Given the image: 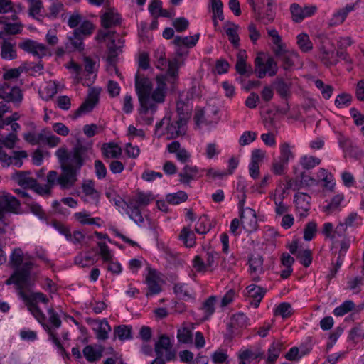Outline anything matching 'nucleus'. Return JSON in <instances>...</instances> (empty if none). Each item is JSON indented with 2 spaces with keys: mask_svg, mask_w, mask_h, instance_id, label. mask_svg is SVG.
<instances>
[{
  "mask_svg": "<svg viewBox=\"0 0 364 364\" xmlns=\"http://www.w3.org/2000/svg\"><path fill=\"white\" fill-rule=\"evenodd\" d=\"M89 146L82 144L77 141V144L70 151L66 147H60L55 151V156L60 165L62 173L58 175L55 171H50L47 175V184L52 188L59 185L63 190L70 189L74 186L77 180V174L85 164Z\"/></svg>",
  "mask_w": 364,
  "mask_h": 364,
  "instance_id": "f257e3e1",
  "label": "nucleus"
},
{
  "mask_svg": "<svg viewBox=\"0 0 364 364\" xmlns=\"http://www.w3.org/2000/svg\"><path fill=\"white\" fill-rule=\"evenodd\" d=\"M33 267V262H26L21 269L17 271L13 276H10L5 281V284L6 285L14 284L15 285L18 296L26 303L28 311L39 323H43L46 320V316L36 302L40 301L43 304H47L48 302V297L42 292L27 294L24 291L30 284L31 272Z\"/></svg>",
  "mask_w": 364,
  "mask_h": 364,
  "instance_id": "f03ea898",
  "label": "nucleus"
},
{
  "mask_svg": "<svg viewBox=\"0 0 364 364\" xmlns=\"http://www.w3.org/2000/svg\"><path fill=\"white\" fill-rule=\"evenodd\" d=\"M179 68L180 63L176 58H174L173 60L168 63V69H167L166 74L156 77L157 87L150 94L149 104L151 107H141V114H146L149 110L152 112H156L157 109L156 104L164 102L166 94V82L171 84L172 88H174L178 79Z\"/></svg>",
  "mask_w": 364,
  "mask_h": 364,
  "instance_id": "7ed1b4c3",
  "label": "nucleus"
},
{
  "mask_svg": "<svg viewBox=\"0 0 364 364\" xmlns=\"http://www.w3.org/2000/svg\"><path fill=\"white\" fill-rule=\"evenodd\" d=\"M186 124L184 122H180V119L176 117L174 119H171V116H165L159 122L156 123L155 129V134H158V137H161L165 133L164 132H160V128L166 124V133L170 135V139L176 138L186 133Z\"/></svg>",
  "mask_w": 364,
  "mask_h": 364,
  "instance_id": "20e7f679",
  "label": "nucleus"
},
{
  "mask_svg": "<svg viewBox=\"0 0 364 364\" xmlns=\"http://www.w3.org/2000/svg\"><path fill=\"white\" fill-rule=\"evenodd\" d=\"M135 87L140 106L150 107V94L153 89V85L150 79L145 77H141L139 73H137L135 75Z\"/></svg>",
  "mask_w": 364,
  "mask_h": 364,
  "instance_id": "39448f33",
  "label": "nucleus"
},
{
  "mask_svg": "<svg viewBox=\"0 0 364 364\" xmlns=\"http://www.w3.org/2000/svg\"><path fill=\"white\" fill-rule=\"evenodd\" d=\"M277 70V63L272 57H268L266 60L259 55L255 58V73L257 77L262 79L266 75L271 77L274 76Z\"/></svg>",
  "mask_w": 364,
  "mask_h": 364,
  "instance_id": "423d86ee",
  "label": "nucleus"
},
{
  "mask_svg": "<svg viewBox=\"0 0 364 364\" xmlns=\"http://www.w3.org/2000/svg\"><path fill=\"white\" fill-rule=\"evenodd\" d=\"M190 96L188 93L179 94L178 98L176 102V112L180 122L187 123L191 115V106L189 103Z\"/></svg>",
  "mask_w": 364,
  "mask_h": 364,
  "instance_id": "0eeeda50",
  "label": "nucleus"
},
{
  "mask_svg": "<svg viewBox=\"0 0 364 364\" xmlns=\"http://www.w3.org/2000/svg\"><path fill=\"white\" fill-rule=\"evenodd\" d=\"M0 97L6 102L19 104L23 100V94L18 87H11L8 83L4 82L0 85Z\"/></svg>",
  "mask_w": 364,
  "mask_h": 364,
  "instance_id": "6e6552de",
  "label": "nucleus"
},
{
  "mask_svg": "<svg viewBox=\"0 0 364 364\" xmlns=\"http://www.w3.org/2000/svg\"><path fill=\"white\" fill-rule=\"evenodd\" d=\"M100 90L92 87L89 90V93L86 100L75 111V118L91 112L99 100Z\"/></svg>",
  "mask_w": 364,
  "mask_h": 364,
  "instance_id": "1a4fd4ad",
  "label": "nucleus"
},
{
  "mask_svg": "<svg viewBox=\"0 0 364 364\" xmlns=\"http://www.w3.org/2000/svg\"><path fill=\"white\" fill-rule=\"evenodd\" d=\"M159 282L160 277L158 272L149 268V272L146 277V283L148 289L146 296L147 297L158 294L161 291V287Z\"/></svg>",
  "mask_w": 364,
  "mask_h": 364,
  "instance_id": "9d476101",
  "label": "nucleus"
},
{
  "mask_svg": "<svg viewBox=\"0 0 364 364\" xmlns=\"http://www.w3.org/2000/svg\"><path fill=\"white\" fill-rule=\"evenodd\" d=\"M163 350H165L166 360H175L176 359V353L171 348L170 338L164 334L160 336L159 341L156 342L154 346L155 353H163Z\"/></svg>",
  "mask_w": 364,
  "mask_h": 364,
  "instance_id": "9b49d317",
  "label": "nucleus"
},
{
  "mask_svg": "<svg viewBox=\"0 0 364 364\" xmlns=\"http://www.w3.org/2000/svg\"><path fill=\"white\" fill-rule=\"evenodd\" d=\"M20 202L9 193L0 194V214L4 212L17 213Z\"/></svg>",
  "mask_w": 364,
  "mask_h": 364,
  "instance_id": "f8f14e48",
  "label": "nucleus"
},
{
  "mask_svg": "<svg viewBox=\"0 0 364 364\" xmlns=\"http://www.w3.org/2000/svg\"><path fill=\"white\" fill-rule=\"evenodd\" d=\"M311 196L305 193L299 192L294 195V202L300 217L307 216V213L311 207Z\"/></svg>",
  "mask_w": 364,
  "mask_h": 364,
  "instance_id": "ddd939ff",
  "label": "nucleus"
},
{
  "mask_svg": "<svg viewBox=\"0 0 364 364\" xmlns=\"http://www.w3.org/2000/svg\"><path fill=\"white\" fill-rule=\"evenodd\" d=\"M247 55L245 50H240L238 51L237 54L235 70L240 75L249 77L255 73V70H252L251 65L247 64Z\"/></svg>",
  "mask_w": 364,
  "mask_h": 364,
  "instance_id": "4468645a",
  "label": "nucleus"
},
{
  "mask_svg": "<svg viewBox=\"0 0 364 364\" xmlns=\"http://www.w3.org/2000/svg\"><path fill=\"white\" fill-rule=\"evenodd\" d=\"M246 295L253 300L250 301V304L255 308L258 307L261 300L264 296L267 290L264 288L259 287L256 284H250L246 288Z\"/></svg>",
  "mask_w": 364,
  "mask_h": 364,
  "instance_id": "2eb2a0df",
  "label": "nucleus"
},
{
  "mask_svg": "<svg viewBox=\"0 0 364 364\" xmlns=\"http://www.w3.org/2000/svg\"><path fill=\"white\" fill-rule=\"evenodd\" d=\"M199 170L196 166L185 165L181 172L178 173L179 181L184 185H189L191 181L197 179Z\"/></svg>",
  "mask_w": 364,
  "mask_h": 364,
  "instance_id": "dca6fc26",
  "label": "nucleus"
},
{
  "mask_svg": "<svg viewBox=\"0 0 364 364\" xmlns=\"http://www.w3.org/2000/svg\"><path fill=\"white\" fill-rule=\"evenodd\" d=\"M24 258L27 259L26 255H24L21 248L16 247L12 251L9 257V264L12 267L15 268V271L11 276H13L17 271L21 269L25 264L28 262L26 261L23 263Z\"/></svg>",
  "mask_w": 364,
  "mask_h": 364,
  "instance_id": "f3484780",
  "label": "nucleus"
},
{
  "mask_svg": "<svg viewBox=\"0 0 364 364\" xmlns=\"http://www.w3.org/2000/svg\"><path fill=\"white\" fill-rule=\"evenodd\" d=\"M245 210L249 215V218L245 215V213L242 211L240 215L241 218V224L244 229L249 232H252L257 228V218L255 211L250 208H246Z\"/></svg>",
  "mask_w": 364,
  "mask_h": 364,
  "instance_id": "a211bd4d",
  "label": "nucleus"
},
{
  "mask_svg": "<svg viewBox=\"0 0 364 364\" xmlns=\"http://www.w3.org/2000/svg\"><path fill=\"white\" fill-rule=\"evenodd\" d=\"M104 349L101 345L95 346L87 345L84 348L82 352L85 359L90 363H93L102 357Z\"/></svg>",
  "mask_w": 364,
  "mask_h": 364,
  "instance_id": "6ab92c4d",
  "label": "nucleus"
},
{
  "mask_svg": "<svg viewBox=\"0 0 364 364\" xmlns=\"http://www.w3.org/2000/svg\"><path fill=\"white\" fill-rule=\"evenodd\" d=\"M121 23V18L118 13L113 9H109L101 16V23L105 28H109Z\"/></svg>",
  "mask_w": 364,
  "mask_h": 364,
  "instance_id": "aec40b11",
  "label": "nucleus"
},
{
  "mask_svg": "<svg viewBox=\"0 0 364 364\" xmlns=\"http://www.w3.org/2000/svg\"><path fill=\"white\" fill-rule=\"evenodd\" d=\"M257 19L262 21L264 24H268L274 20V15L271 7H268L265 14H262L259 6L255 4L254 0H248Z\"/></svg>",
  "mask_w": 364,
  "mask_h": 364,
  "instance_id": "412c9836",
  "label": "nucleus"
},
{
  "mask_svg": "<svg viewBox=\"0 0 364 364\" xmlns=\"http://www.w3.org/2000/svg\"><path fill=\"white\" fill-rule=\"evenodd\" d=\"M284 348V343L281 341H274L268 348L267 364H275L280 353Z\"/></svg>",
  "mask_w": 364,
  "mask_h": 364,
  "instance_id": "4be33fe9",
  "label": "nucleus"
},
{
  "mask_svg": "<svg viewBox=\"0 0 364 364\" xmlns=\"http://www.w3.org/2000/svg\"><path fill=\"white\" fill-rule=\"evenodd\" d=\"M1 57L5 60H12L17 58V51L15 43L4 40L1 46Z\"/></svg>",
  "mask_w": 364,
  "mask_h": 364,
  "instance_id": "5701e85b",
  "label": "nucleus"
},
{
  "mask_svg": "<svg viewBox=\"0 0 364 364\" xmlns=\"http://www.w3.org/2000/svg\"><path fill=\"white\" fill-rule=\"evenodd\" d=\"M29 172L16 171L13 178L24 189L31 188V187L36 185V180L33 178L28 176Z\"/></svg>",
  "mask_w": 364,
  "mask_h": 364,
  "instance_id": "b1692460",
  "label": "nucleus"
},
{
  "mask_svg": "<svg viewBox=\"0 0 364 364\" xmlns=\"http://www.w3.org/2000/svg\"><path fill=\"white\" fill-rule=\"evenodd\" d=\"M249 266L250 273L255 275L261 274L264 272L263 258L259 255H251L249 257Z\"/></svg>",
  "mask_w": 364,
  "mask_h": 364,
  "instance_id": "393cba45",
  "label": "nucleus"
},
{
  "mask_svg": "<svg viewBox=\"0 0 364 364\" xmlns=\"http://www.w3.org/2000/svg\"><path fill=\"white\" fill-rule=\"evenodd\" d=\"M127 209L125 212L129 215V218L138 225H141L144 222V217L139 207L134 203V201H129Z\"/></svg>",
  "mask_w": 364,
  "mask_h": 364,
  "instance_id": "a878e982",
  "label": "nucleus"
},
{
  "mask_svg": "<svg viewBox=\"0 0 364 364\" xmlns=\"http://www.w3.org/2000/svg\"><path fill=\"white\" fill-rule=\"evenodd\" d=\"M153 57L155 66L160 70H164L166 65L168 66V63L171 61V60H166L165 48L162 46H159L154 50Z\"/></svg>",
  "mask_w": 364,
  "mask_h": 364,
  "instance_id": "bb28decb",
  "label": "nucleus"
},
{
  "mask_svg": "<svg viewBox=\"0 0 364 364\" xmlns=\"http://www.w3.org/2000/svg\"><path fill=\"white\" fill-rule=\"evenodd\" d=\"M199 37L200 33H196L194 36L186 37L176 36L173 39V43L178 47L184 46L186 48H193L196 45Z\"/></svg>",
  "mask_w": 364,
  "mask_h": 364,
  "instance_id": "cd10ccee",
  "label": "nucleus"
},
{
  "mask_svg": "<svg viewBox=\"0 0 364 364\" xmlns=\"http://www.w3.org/2000/svg\"><path fill=\"white\" fill-rule=\"evenodd\" d=\"M98 328L95 329L96 332V338L100 341H105L109 338V333L112 330L110 325L106 319L100 320Z\"/></svg>",
  "mask_w": 364,
  "mask_h": 364,
  "instance_id": "c85d7f7f",
  "label": "nucleus"
},
{
  "mask_svg": "<svg viewBox=\"0 0 364 364\" xmlns=\"http://www.w3.org/2000/svg\"><path fill=\"white\" fill-rule=\"evenodd\" d=\"M41 324H42L43 327L44 328V329L48 333V334L49 336V340L53 342V343L55 346V347L58 349V353L60 355H62L63 356H66L67 358H68V354L66 353L65 349L64 348V347L61 344L59 338L57 337L56 333H55L52 331V329L50 328V327L48 324H46L45 323H41Z\"/></svg>",
  "mask_w": 364,
  "mask_h": 364,
  "instance_id": "c756f323",
  "label": "nucleus"
},
{
  "mask_svg": "<svg viewBox=\"0 0 364 364\" xmlns=\"http://www.w3.org/2000/svg\"><path fill=\"white\" fill-rule=\"evenodd\" d=\"M132 328L130 326L119 325L114 328V338H118L120 341L130 340Z\"/></svg>",
  "mask_w": 364,
  "mask_h": 364,
  "instance_id": "7c9ffc66",
  "label": "nucleus"
},
{
  "mask_svg": "<svg viewBox=\"0 0 364 364\" xmlns=\"http://www.w3.org/2000/svg\"><path fill=\"white\" fill-rule=\"evenodd\" d=\"M217 301L215 296H209L203 304L201 310L204 311L203 320H208L215 312V305Z\"/></svg>",
  "mask_w": 364,
  "mask_h": 364,
  "instance_id": "2f4dec72",
  "label": "nucleus"
},
{
  "mask_svg": "<svg viewBox=\"0 0 364 364\" xmlns=\"http://www.w3.org/2000/svg\"><path fill=\"white\" fill-rule=\"evenodd\" d=\"M102 152L105 158L117 159L122 154V149L114 143L105 144L102 147Z\"/></svg>",
  "mask_w": 364,
  "mask_h": 364,
  "instance_id": "473e14b6",
  "label": "nucleus"
},
{
  "mask_svg": "<svg viewBox=\"0 0 364 364\" xmlns=\"http://www.w3.org/2000/svg\"><path fill=\"white\" fill-rule=\"evenodd\" d=\"M355 311V305L351 300H346L335 308L333 313L336 316H343L350 311Z\"/></svg>",
  "mask_w": 364,
  "mask_h": 364,
  "instance_id": "72a5a7b5",
  "label": "nucleus"
},
{
  "mask_svg": "<svg viewBox=\"0 0 364 364\" xmlns=\"http://www.w3.org/2000/svg\"><path fill=\"white\" fill-rule=\"evenodd\" d=\"M294 158V154L291 150V146L288 142H283L279 145V156L277 159L289 164V161Z\"/></svg>",
  "mask_w": 364,
  "mask_h": 364,
  "instance_id": "f704fd0d",
  "label": "nucleus"
},
{
  "mask_svg": "<svg viewBox=\"0 0 364 364\" xmlns=\"http://www.w3.org/2000/svg\"><path fill=\"white\" fill-rule=\"evenodd\" d=\"M298 58V54L294 50H288L285 54L280 56L278 60L282 63L284 70H288L294 65V59Z\"/></svg>",
  "mask_w": 364,
  "mask_h": 364,
  "instance_id": "c9c22d12",
  "label": "nucleus"
},
{
  "mask_svg": "<svg viewBox=\"0 0 364 364\" xmlns=\"http://www.w3.org/2000/svg\"><path fill=\"white\" fill-rule=\"evenodd\" d=\"M187 199L188 195L183 191H179L173 193H168L166 196V202L172 205H178L186 201Z\"/></svg>",
  "mask_w": 364,
  "mask_h": 364,
  "instance_id": "e433bc0d",
  "label": "nucleus"
},
{
  "mask_svg": "<svg viewBox=\"0 0 364 364\" xmlns=\"http://www.w3.org/2000/svg\"><path fill=\"white\" fill-rule=\"evenodd\" d=\"M228 23L231 25V26L226 29V34L232 46L235 48H238L240 46V37L237 34L239 27L233 23L228 22Z\"/></svg>",
  "mask_w": 364,
  "mask_h": 364,
  "instance_id": "4c0bfd02",
  "label": "nucleus"
},
{
  "mask_svg": "<svg viewBox=\"0 0 364 364\" xmlns=\"http://www.w3.org/2000/svg\"><path fill=\"white\" fill-rule=\"evenodd\" d=\"M173 292L180 299L187 300L193 298L187 285L183 283L176 284L173 287Z\"/></svg>",
  "mask_w": 364,
  "mask_h": 364,
  "instance_id": "58836bf2",
  "label": "nucleus"
},
{
  "mask_svg": "<svg viewBox=\"0 0 364 364\" xmlns=\"http://www.w3.org/2000/svg\"><path fill=\"white\" fill-rule=\"evenodd\" d=\"M180 239L183 241L186 247H191L195 245L196 236L194 232L188 228H184L181 232Z\"/></svg>",
  "mask_w": 364,
  "mask_h": 364,
  "instance_id": "ea45409f",
  "label": "nucleus"
},
{
  "mask_svg": "<svg viewBox=\"0 0 364 364\" xmlns=\"http://www.w3.org/2000/svg\"><path fill=\"white\" fill-rule=\"evenodd\" d=\"M321 164V159L313 156H303L300 159V164L303 168L311 169Z\"/></svg>",
  "mask_w": 364,
  "mask_h": 364,
  "instance_id": "a19ab883",
  "label": "nucleus"
},
{
  "mask_svg": "<svg viewBox=\"0 0 364 364\" xmlns=\"http://www.w3.org/2000/svg\"><path fill=\"white\" fill-rule=\"evenodd\" d=\"M153 200L151 193H146L141 191L138 192L134 198L129 199V201H134V203L139 206H146Z\"/></svg>",
  "mask_w": 364,
  "mask_h": 364,
  "instance_id": "79ce46f5",
  "label": "nucleus"
},
{
  "mask_svg": "<svg viewBox=\"0 0 364 364\" xmlns=\"http://www.w3.org/2000/svg\"><path fill=\"white\" fill-rule=\"evenodd\" d=\"M297 44L304 53H308L313 48V44L309 36L306 33H301L297 36Z\"/></svg>",
  "mask_w": 364,
  "mask_h": 364,
  "instance_id": "37998d69",
  "label": "nucleus"
},
{
  "mask_svg": "<svg viewBox=\"0 0 364 364\" xmlns=\"http://www.w3.org/2000/svg\"><path fill=\"white\" fill-rule=\"evenodd\" d=\"M177 338L179 343H191L193 341L192 331L187 326H183L178 329Z\"/></svg>",
  "mask_w": 364,
  "mask_h": 364,
  "instance_id": "c03bdc74",
  "label": "nucleus"
},
{
  "mask_svg": "<svg viewBox=\"0 0 364 364\" xmlns=\"http://www.w3.org/2000/svg\"><path fill=\"white\" fill-rule=\"evenodd\" d=\"M211 228L210 223L205 215L199 218L195 226V231L200 235H203L210 231Z\"/></svg>",
  "mask_w": 364,
  "mask_h": 364,
  "instance_id": "a18cd8bd",
  "label": "nucleus"
},
{
  "mask_svg": "<svg viewBox=\"0 0 364 364\" xmlns=\"http://www.w3.org/2000/svg\"><path fill=\"white\" fill-rule=\"evenodd\" d=\"M94 30V25L87 20L82 22L80 27L74 30V34H80L82 36H90Z\"/></svg>",
  "mask_w": 364,
  "mask_h": 364,
  "instance_id": "49530a36",
  "label": "nucleus"
},
{
  "mask_svg": "<svg viewBox=\"0 0 364 364\" xmlns=\"http://www.w3.org/2000/svg\"><path fill=\"white\" fill-rule=\"evenodd\" d=\"M292 314V308L289 303L282 302L274 309V315L281 316L283 318L289 317Z\"/></svg>",
  "mask_w": 364,
  "mask_h": 364,
  "instance_id": "de8ad7c7",
  "label": "nucleus"
},
{
  "mask_svg": "<svg viewBox=\"0 0 364 364\" xmlns=\"http://www.w3.org/2000/svg\"><path fill=\"white\" fill-rule=\"evenodd\" d=\"M274 85L276 91L282 97L287 96L289 93L290 84L286 82L282 78H277Z\"/></svg>",
  "mask_w": 364,
  "mask_h": 364,
  "instance_id": "09e8293b",
  "label": "nucleus"
},
{
  "mask_svg": "<svg viewBox=\"0 0 364 364\" xmlns=\"http://www.w3.org/2000/svg\"><path fill=\"white\" fill-rule=\"evenodd\" d=\"M315 85L320 90L323 98L328 100L331 97L333 91V87L331 85L324 84L320 79L315 81Z\"/></svg>",
  "mask_w": 364,
  "mask_h": 364,
  "instance_id": "8fccbe9b",
  "label": "nucleus"
},
{
  "mask_svg": "<svg viewBox=\"0 0 364 364\" xmlns=\"http://www.w3.org/2000/svg\"><path fill=\"white\" fill-rule=\"evenodd\" d=\"M362 218L356 213H350L344 220V224L348 228H357L362 224Z\"/></svg>",
  "mask_w": 364,
  "mask_h": 364,
  "instance_id": "3c124183",
  "label": "nucleus"
},
{
  "mask_svg": "<svg viewBox=\"0 0 364 364\" xmlns=\"http://www.w3.org/2000/svg\"><path fill=\"white\" fill-rule=\"evenodd\" d=\"M23 70L28 73H31V75L36 73L42 74L44 69V65L41 62L35 63L33 62H26L23 64Z\"/></svg>",
  "mask_w": 364,
  "mask_h": 364,
  "instance_id": "603ef678",
  "label": "nucleus"
},
{
  "mask_svg": "<svg viewBox=\"0 0 364 364\" xmlns=\"http://www.w3.org/2000/svg\"><path fill=\"white\" fill-rule=\"evenodd\" d=\"M296 257L305 267H309L312 262V253L309 249L299 250L296 254Z\"/></svg>",
  "mask_w": 364,
  "mask_h": 364,
  "instance_id": "864d4df0",
  "label": "nucleus"
},
{
  "mask_svg": "<svg viewBox=\"0 0 364 364\" xmlns=\"http://www.w3.org/2000/svg\"><path fill=\"white\" fill-rule=\"evenodd\" d=\"M119 52H121L120 48L115 45L114 40H112L110 44L108 45L107 61L111 64L114 63Z\"/></svg>",
  "mask_w": 364,
  "mask_h": 364,
  "instance_id": "5fc2aeb1",
  "label": "nucleus"
},
{
  "mask_svg": "<svg viewBox=\"0 0 364 364\" xmlns=\"http://www.w3.org/2000/svg\"><path fill=\"white\" fill-rule=\"evenodd\" d=\"M352 96L347 93L338 95L335 100V105L338 108L348 107L351 102Z\"/></svg>",
  "mask_w": 364,
  "mask_h": 364,
  "instance_id": "6e6d98bb",
  "label": "nucleus"
},
{
  "mask_svg": "<svg viewBox=\"0 0 364 364\" xmlns=\"http://www.w3.org/2000/svg\"><path fill=\"white\" fill-rule=\"evenodd\" d=\"M248 318L243 313H237L233 315L231 319V323L238 328H244L247 324Z\"/></svg>",
  "mask_w": 364,
  "mask_h": 364,
  "instance_id": "4d7b16f0",
  "label": "nucleus"
},
{
  "mask_svg": "<svg viewBox=\"0 0 364 364\" xmlns=\"http://www.w3.org/2000/svg\"><path fill=\"white\" fill-rule=\"evenodd\" d=\"M287 166V163L277 159L273 161L271 170L276 175H283Z\"/></svg>",
  "mask_w": 364,
  "mask_h": 364,
  "instance_id": "13d9d810",
  "label": "nucleus"
},
{
  "mask_svg": "<svg viewBox=\"0 0 364 364\" xmlns=\"http://www.w3.org/2000/svg\"><path fill=\"white\" fill-rule=\"evenodd\" d=\"M343 200V195H336L335 196L330 203L323 207V210L325 212L331 213L336 210H337L341 204V203Z\"/></svg>",
  "mask_w": 364,
  "mask_h": 364,
  "instance_id": "bf43d9fd",
  "label": "nucleus"
},
{
  "mask_svg": "<svg viewBox=\"0 0 364 364\" xmlns=\"http://www.w3.org/2000/svg\"><path fill=\"white\" fill-rule=\"evenodd\" d=\"M315 222H309L304 228V238L306 241H310L313 239L317 230Z\"/></svg>",
  "mask_w": 364,
  "mask_h": 364,
  "instance_id": "052dcab7",
  "label": "nucleus"
},
{
  "mask_svg": "<svg viewBox=\"0 0 364 364\" xmlns=\"http://www.w3.org/2000/svg\"><path fill=\"white\" fill-rule=\"evenodd\" d=\"M291 13L292 15L293 21L295 22H301L304 20L303 8L298 4H292L290 7Z\"/></svg>",
  "mask_w": 364,
  "mask_h": 364,
  "instance_id": "680f3d73",
  "label": "nucleus"
},
{
  "mask_svg": "<svg viewBox=\"0 0 364 364\" xmlns=\"http://www.w3.org/2000/svg\"><path fill=\"white\" fill-rule=\"evenodd\" d=\"M82 40L83 36L80 34L75 35L74 31L72 33V36L69 37V41L75 50H82L84 49Z\"/></svg>",
  "mask_w": 364,
  "mask_h": 364,
  "instance_id": "e2e57ef3",
  "label": "nucleus"
},
{
  "mask_svg": "<svg viewBox=\"0 0 364 364\" xmlns=\"http://www.w3.org/2000/svg\"><path fill=\"white\" fill-rule=\"evenodd\" d=\"M28 1L29 3V15L35 18L43 9V4L41 0H28Z\"/></svg>",
  "mask_w": 364,
  "mask_h": 364,
  "instance_id": "0e129e2a",
  "label": "nucleus"
},
{
  "mask_svg": "<svg viewBox=\"0 0 364 364\" xmlns=\"http://www.w3.org/2000/svg\"><path fill=\"white\" fill-rule=\"evenodd\" d=\"M177 32H183L189 26V21L184 17L176 18L172 23Z\"/></svg>",
  "mask_w": 364,
  "mask_h": 364,
  "instance_id": "69168bd1",
  "label": "nucleus"
},
{
  "mask_svg": "<svg viewBox=\"0 0 364 364\" xmlns=\"http://www.w3.org/2000/svg\"><path fill=\"white\" fill-rule=\"evenodd\" d=\"M257 138V133L251 131H245L240 138L239 143L241 146L248 145Z\"/></svg>",
  "mask_w": 364,
  "mask_h": 364,
  "instance_id": "338daca9",
  "label": "nucleus"
},
{
  "mask_svg": "<svg viewBox=\"0 0 364 364\" xmlns=\"http://www.w3.org/2000/svg\"><path fill=\"white\" fill-rule=\"evenodd\" d=\"M309 352V350L301 352V354L299 355V350L297 347H292L289 349V350L286 353L285 358L290 361L298 360L301 356L307 354Z\"/></svg>",
  "mask_w": 364,
  "mask_h": 364,
  "instance_id": "774afa93",
  "label": "nucleus"
}]
</instances>
